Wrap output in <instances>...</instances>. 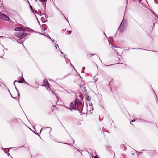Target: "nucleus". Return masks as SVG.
Listing matches in <instances>:
<instances>
[{
  "label": "nucleus",
  "instance_id": "f257e3e1",
  "mask_svg": "<svg viewBox=\"0 0 158 158\" xmlns=\"http://www.w3.org/2000/svg\"><path fill=\"white\" fill-rule=\"evenodd\" d=\"M80 99H78L77 97L75 102H71L70 105V106L72 108L76 109L77 108V109L80 113L82 112L83 109V106L81 101L82 100L83 98L82 95H79Z\"/></svg>",
  "mask_w": 158,
  "mask_h": 158
},
{
  "label": "nucleus",
  "instance_id": "f03ea898",
  "mask_svg": "<svg viewBox=\"0 0 158 158\" xmlns=\"http://www.w3.org/2000/svg\"><path fill=\"white\" fill-rule=\"evenodd\" d=\"M16 35L17 37L23 39L28 35V34L27 33L20 31L16 33Z\"/></svg>",
  "mask_w": 158,
  "mask_h": 158
},
{
  "label": "nucleus",
  "instance_id": "7ed1b4c3",
  "mask_svg": "<svg viewBox=\"0 0 158 158\" xmlns=\"http://www.w3.org/2000/svg\"><path fill=\"white\" fill-rule=\"evenodd\" d=\"M0 19L5 21L9 22L10 18L6 14L3 13H0Z\"/></svg>",
  "mask_w": 158,
  "mask_h": 158
},
{
  "label": "nucleus",
  "instance_id": "20e7f679",
  "mask_svg": "<svg viewBox=\"0 0 158 158\" xmlns=\"http://www.w3.org/2000/svg\"><path fill=\"white\" fill-rule=\"evenodd\" d=\"M126 27L125 25H120L118 28V30L120 33H123L126 30Z\"/></svg>",
  "mask_w": 158,
  "mask_h": 158
},
{
  "label": "nucleus",
  "instance_id": "39448f33",
  "mask_svg": "<svg viewBox=\"0 0 158 158\" xmlns=\"http://www.w3.org/2000/svg\"><path fill=\"white\" fill-rule=\"evenodd\" d=\"M15 82H18L19 83H25L26 84H27L29 85H30V86H31V87H33L32 86H31V85H30V84H29L27 82H26L25 81V80L24 79V78L22 77V80L21 81H17V80H15L14 81V85H15Z\"/></svg>",
  "mask_w": 158,
  "mask_h": 158
},
{
  "label": "nucleus",
  "instance_id": "423d86ee",
  "mask_svg": "<svg viewBox=\"0 0 158 158\" xmlns=\"http://www.w3.org/2000/svg\"><path fill=\"white\" fill-rule=\"evenodd\" d=\"M43 83L44 85H42V86H45V87H48L49 86L48 82L46 79H44L43 81Z\"/></svg>",
  "mask_w": 158,
  "mask_h": 158
},
{
  "label": "nucleus",
  "instance_id": "0eeeda50",
  "mask_svg": "<svg viewBox=\"0 0 158 158\" xmlns=\"http://www.w3.org/2000/svg\"><path fill=\"white\" fill-rule=\"evenodd\" d=\"M79 79L78 81V84H80V86L81 88V87H83L82 85H81V84H83V82L82 80H81V76H79Z\"/></svg>",
  "mask_w": 158,
  "mask_h": 158
},
{
  "label": "nucleus",
  "instance_id": "6e6552de",
  "mask_svg": "<svg viewBox=\"0 0 158 158\" xmlns=\"http://www.w3.org/2000/svg\"><path fill=\"white\" fill-rule=\"evenodd\" d=\"M127 21V19H123L120 25H125Z\"/></svg>",
  "mask_w": 158,
  "mask_h": 158
},
{
  "label": "nucleus",
  "instance_id": "1a4fd4ad",
  "mask_svg": "<svg viewBox=\"0 0 158 158\" xmlns=\"http://www.w3.org/2000/svg\"><path fill=\"white\" fill-rule=\"evenodd\" d=\"M14 30L16 31H21V27H15Z\"/></svg>",
  "mask_w": 158,
  "mask_h": 158
},
{
  "label": "nucleus",
  "instance_id": "9d476101",
  "mask_svg": "<svg viewBox=\"0 0 158 158\" xmlns=\"http://www.w3.org/2000/svg\"><path fill=\"white\" fill-rule=\"evenodd\" d=\"M47 90L49 91V92H52V93H53V92L52 90V89L51 88H50V86H49L48 87H47Z\"/></svg>",
  "mask_w": 158,
  "mask_h": 158
},
{
  "label": "nucleus",
  "instance_id": "9b49d317",
  "mask_svg": "<svg viewBox=\"0 0 158 158\" xmlns=\"http://www.w3.org/2000/svg\"><path fill=\"white\" fill-rule=\"evenodd\" d=\"M59 10V11L60 12V13H61V15L64 17V19L67 21L68 22V23H69V22L68 21V20L66 18V17H65V16L63 14V13H62L60 11V10Z\"/></svg>",
  "mask_w": 158,
  "mask_h": 158
},
{
  "label": "nucleus",
  "instance_id": "f8f14e48",
  "mask_svg": "<svg viewBox=\"0 0 158 158\" xmlns=\"http://www.w3.org/2000/svg\"><path fill=\"white\" fill-rule=\"evenodd\" d=\"M42 3H43V5H44V3L45 2H45H46L47 0H39Z\"/></svg>",
  "mask_w": 158,
  "mask_h": 158
},
{
  "label": "nucleus",
  "instance_id": "ddd939ff",
  "mask_svg": "<svg viewBox=\"0 0 158 158\" xmlns=\"http://www.w3.org/2000/svg\"><path fill=\"white\" fill-rule=\"evenodd\" d=\"M46 128H49V129H50V131H51V130H52L51 128V127H43V128H42L41 129V130H40V133L41 132V131H42V130H44V129H46Z\"/></svg>",
  "mask_w": 158,
  "mask_h": 158
},
{
  "label": "nucleus",
  "instance_id": "4468645a",
  "mask_svg": "<svg viewBox=\"0 0 158 158\" xmlns=\"http://www.w3.org/2000/svg\"><path fill=\"white\" fill-rule=\"evenodd\" d=\"M35 84L37 86L36 87H35V88L37 89V88H39V84L37 82H35Z\"/></svg>",
  "mask_w": 158,
  "mask_h": 158
},
{
  "label": "nucleus",
  "instance_id": "2eb2a0df",
  "mask_svg": "<svg viewBox=\"0 0 158 158\" xmlns=\"http://www.w3.org/2000/svg\"><path fill=\"white\" fill-rule=\"evenodd\" d=\"M26 31V30L25 28L21 27V31L24 32Z\"/></svg>",
  "mask_w": 158,
  "mask_h": 158
},
{
  "label": "nucleus",
  "instance_id": "dca6fc26",
  "mask_svg": "<svg viewBox=\"0 0 158 158\" xmlns=\"http://www.w3.org/2000/svg\"><path fill=\"white\" fill-rule=\"evenodd\" d=\"M10 39H11L12 40L15 41L16 40L17 38L16 37H14V38L12 37L10 38Z\"/></svg>",
  "mask_w": 158,
  "mask_h": 158
},
{
  "label": "nucleus",
  "instance_id": "f3484780",
  "mask_svg": "<svg viewBox=\"0 0 158 158\" xmlns=\"http://www.w3.org/2000/svg\"><path fill=\"white\" fill-rule=\"evenodd\" d=\"M87 99L89 101L91 99V97L89 95H88L86 96V97Z\"/></svg>",
  "mask_w": 158,
  "mask_h": 158
},
{
  "label": "nucleus",
  "instance_id": "a211bd4d",
  "mask_svg": "<svg viewBox=\"0 0 158 158\" xmlns=\"http://www.w3.org/2000/svg\"><path fill=\"white\" fill-rule=\"evenodd\" d=\"M131 48L133 49H140V50H146V49H143L140 48Z\"/></svg>",
  "mask_w": 158,
  "mask_h": 158
},
{
  "label": "nucleus",
  "instance_id": "6ab92c4d",
  "mask_svg": "<svg viewBox=\"0 0 158 158\" xmlns=\"http://www.w3.org/2000/svg\"><path fill=\"white\" fill-rule=\"evenodd\" d=\"M15 87V88L16 90H17V93H18V96L19 97H19H20V94H19V93L18 92V91L17 90V89L16 88V86Z\"/></svg>",
  "mask_w": 158,
  "mask_h": 158
},
{
  "label": "nucleus",
  "instance_id": "aec40b11",
  "mask_svg": "<svg viewBox=\"0 0 158 158\" xmlns=\"http://www.w3.org/2000/svg\"><path fill=\"white\" fill-rule=\"evenodd\" d=\"M58 45L57 44H55V47L56 49H57V47H58Z\"/></svg>",
  "mask_w": 158,
  "mask_h": 158
},
{
  "label": "nucleus",
  "instance_id": "412c9836",
  "mask_svg": "<svg viewBox=\"0 0 158 158\" xmlns=\"http://www.w3.org/2000/svg\"><path fill=\"white\" fill-rule=\"evenodd\" d=\"M30 9L31 10V11L33 12V10L32 9V6H31L30 5Z\"/></svg>",
  "mask_w": 158,
  "mask_h": 158
},
{
  "label": "nucleus",
  "instance_id": "4be33fe9",
  "mask_svg": "<svg viewBox=\"0 0 158 158\" xmlns=\"http://www.w3.org/2000/svg\"><path fill=\"white\" fill-rule=\"evenodd\" d=\"M96 55V54H90L88 56H89V57H91L93 55Z\"/></svg>",
  "mask_w": 158,
  "mask_h": 158
},
{
  "label": "nucleus",
  "instance_id": "5701e85b",
  "mask_svg": "<svg viewBox=\"0 0 158 158\" xmlns=\"http://www.w3.org/2000/svg\"><path fill=\"white\" fill-rule=\"evenodd\" d=\"M83 89H84V91L86 92V88L85 87H83Z\"/></svg>",
  "mask_w": 158,
  "mask_h": 158
},
{
  "label": "nucleus",
  "instance_id": "b1692460",
  "mask_svg": "<svg viewBox=\"0 0 158 158\" xmlns=\"http://www.w3.org/2000/svg\"><path fill=\"white\" fill-rule=\"evenodd\" d=\"M46 36L48 37L50 39H51V38L50 37V36L48 34H47V35H46Z\"/></svg>",
  "mask_w": 158,
  "mask_h": 158
},
{
  "label": "nucleus",
  "instance_id": "393cba45",
  "mask_svg": "<svg viewBox=\"0 0 158 158\" xmlns=\"http://www.w3.org/2000/svg\"><path fill=\"white\" fill-rule=\"evenodd\" d=\"M67 56V55L66 54L64 55V58H66V57Z\"/></svg>",
  "mask_w": 158,
  "mask_h": 158
},
{
  "label": "nucleus",
  "instance_id": "a878e982",
  "mask_svg": "<svg viewBox=\"0 0 158 158\" xmlns=\"http://www.w3.org/2000/svg\"><path fill=\"white\" fill-rule=\"evenodd\" d=\"M11 95V97H12V98H13V99H15V100L17 99V98H16V97H13V96H12V95Z\"/></svg>",
  "mask_w": 158,
  "mask_h": 158
},
{
  "label": "nucleus",
  "instance_id": "bb28decb",
  "mask_svg": "<svg viewBox=\"0 0 158 158\" xmlns=\"http://www.w3.org/2000/svg\"><path fill=\"white\" fill-rule=\"evenodd\" d=\"M126 2H127V6H126V7L127 6V3H128V0H126Z\"/></svg>",
  "mask_w": 158,
  "mask_h": 158
},
{
  "label": "nucleus",
  "instance_id": "cd10ccee",
  "mask_svg": "<svg viewBox=\"0 0 158 158\" xmlns=\"http://www.w3.org/2000/svg\"><path fill=\"white\" fill-rule=\"evenodd\" d=\"M2 150H4V152H5V153H6V151H5V148H3L2 147Z\"/></svg>",
  "mask_w": 158,
  "mask_h": 158
},
{
  "label": "nucleus",
  "instance_id": "c85d7f7f",
  "mask_svg": "<svg viewBox=\"0 0 158 158\" xmlns=\"http://www.w3.org/2000/svg\"><path fill=\"white\" fill-rule=\"evenodd\" d=\"M111 46H112V48H113V47H114V48H117L118 47L117 46H113L112 45V44H111Z\"/></svg>",
  "mask_w": 158,
  "mask_h": 158
},
{
  "label": "nucleus",
  "instance_id": "c756f323",
  "mask_svg": "<svg viewBox=\"0 0 158 158\" xmlns=\"http://www.w3.org/2000/svg\"><path fill=\"white\" fill-rule=\"evenodd\" d=\"M53 42H54V40H53V39H52L51 38V39H50Z\"/></svg>",
  "mask_w": 158,
  "mask_h": 158
},
{
  "label": "nucleus",
  "instance_id": "7c9ffc66",
  "mask_svg": "<svg viewBox=\"0 0 158 158\" xmlns=\"http://www.w3.org/2000/svg\"><path fill=\"white\" fill-rule=\"evenodd\" d=\"M94 158H99L98 156H94Z\"/></svg>",
  "mask_w": 158,
  "mask_h": 158
},
{
  "label": "nucleus",
  "instance_id": "2f4dec72",
  "mask_svg": "<svg viewBox=\"0 0 158 158\" xmlns=\"http://www.w3.org/2000/svg\"><path fill=\"white\" fill-rule=\"evenodd\" d=\"M117 54L118 55H119V53L118 52H117Z\"/></svg>",
  "mask_w": 158,
  "mask_h": 158
},
{
  "label": "nucleus",
  "instance_id": "473e14b6",
  "mask_svg": "<svg viewBox=\"0 0 158 158\" xmlns=\"http://www.w3.org/2000/svg\"><path fill=\"white\" fill-rule=\"evenodd\" d=\"M149 151V150H143L141 151Z\"/></svg>",
  "mask_w": 158,
  "mask_h": 158
},
{
  "label": "nucleus",
  "instance_id": "72a5a7b5",
  "mask_svg": "<svg viewBox=\"0 0 158 158\" xmlns=\"http://www.w3.org/2000/svg\"><path fill=\"white\" fill-rule=\"evenodd\" d=\"M45 18H47V16H46V14H45ZM46 19H47V18H46Z\"/></svg>",
  "mask_w": 158,
  "mask_h": 158
},
{
  "label": "nucleus",
  "instance_id": "f704fd0d",
  "mask_svg": "<svg viewBox=\"0 0 158 158\" xmlns=\"http://www.w3.org/2000/svg\"><path fill=\"white\" fill-rule=\"evenodd\" d=\"M135 120H133L131 122H134L135 121Z\"/></svg>",
  "mask_w": 158,
  "mask_h": 158
},
{
  "label": "nucleus",
  "instance_id": "c9c22d12",
  "mask_svg": "<svg viewBox=\"0 0 158 158\" xmlns=\"http://www.w3.org/2000/svg\"><path fill=\"white\" fill-rule=\"evenodd\" d=\"M8 91H9V93H10V95H11V93H10V91L9 90V89H8Z\"/></svg>",
  "mask_w": 158,
  "mask_h": 158
},
{
  "label": "nucleus",
  "instance_id": "e433bc0d",
  "mask_svg": "<svg viewBox=\"0 0 158 158\" xmlns=\"http://www.w3.org/2000/svg\"><path fill=\"white\" fill-rule=\"evenodd\" d=\"M60 52L61 53H62V54H64V53L62 51H60Z\"/></svg>",
  "mask_w": 158,
  "mask_h": 158
},
{
  "label": "nucleus",
  "instance_id": "4c0bfd02",
  "mask_svg": "<svg viewBox=\"0 0 158 158\" xmlns=\"http://www.w3.org/2000/svg\"><path fill=\"white\" fill-rule=\"evenodd\" d=\"M72 140H73V143H74V140L73 139Z\"/></svg>",
  "mask_w": 158,
  "mask_h": 158
},
{
  "label": "nucleus",
  "instance_id": "58836bf2",
  "mask_svg": "<svg viewBox=\"0 0 158 158\" xmlns=\"http://www.w3.org/2000/svg\"><path fill=\"white\" fill-rule=\"evenodd\" d=\"M71 31H69V33H70H70H71Z\"/></svg>",
  "mask_w": 158,
  "mask_h": 158
},
{
  "label": "nucleus",
  "instance_id": "ea45409f",
  "mask_svg": "<svg viewBox=\"0 0 158 158\" xmlns=\"http://www.w3.org/2000/svg\"><path fill=\"white\" fill-rule=\"evenodd\" d=\"M66 144H67L69 145H70V144L69 143H66Z\"/></svg>",
  "mask_w": 158,
  "mask_h": 158
},
{
  "label": "nucleus",
  "instance_id": "a19ab883",
  "mask_svg": "<svg viewBox=\"0 0 158 158\" xmlns=\"http://www.w3.org/2000/svg\"><path fill=\"white\" fill-rule=\"evenodd\" d=\"M113 50H114L115 52L116 51V50H115V49H114Z\"/></svg>",
  "mask_w": 158,
  "mask_h": 158
},
{
  "label": "nucleus",
  "instance_id": "79ce46f5",
  "mask_svg": "<svg viewBox=\"0 0 158 158\" xmlns=\"http://www.w3.org/2000/svg\"><path fill=\"white\" fill-rule=\"evenodd\" d=\"M157 14H156V15H155V17H157Z\"/></svg>",
  "mask_w": 158,
  "mask_h": 158
},
{
  "label": "nucleus",
  "instance_id": "37998d69",
  "mask_svg": "<svg viewBox=\"0 0 158 158\" xmlns=\"http://www.w3.org/2000/svg\"><path fill=\"white\" fill-rule=\"evenodd\" d=\"M83 69H85V67H83Z\"/></svg>",
  "mask_w": 158,
  "mask_h": 158
},
{
  "label": "nucleus",
  "instance_id": "c03bdc74",
  "mask_svg": "<svg viewBox=\"0 0 158 158\" xmlns=\"http://www.w3.org/2000/svg\"><path fill=\"white\" fill-rule=\"evenodd\" d=\"M17 41L18 42V43H20V42L18 41Z\"/></svg>",
  "mask_w": 158,
  "mask_h": 158
},
{
  "label": "nucleus",
  "instance_id": "a18cd8bd",
  "mask_svg": "<svg viewBox=\"0 0 158 158\" xmlns=\"http://www.w3.org/2000/svg\"><path fill=\"white\" fill-rule=\"evenodd\" d=\"M155 95H156V97H157V96H156V94L155 93Z\"/></svg>",
  "mask_w": 158,
  "mask_h": 158
},
{
  "label": "nucleus",
  "instance_id": "49530a36",
  "mask_svg": "<svg viewBox=\"0 0 158 158\" xmlns=\"http://www.w3.org/2000/svg\"><path fill=\"white\" fill-rule=\"evenodd\" d=\"M70 110H71V111L72 110V109H70Z\"/></svg>",
  "mask_w": 158,
  "mask_h": 158
},
{
  "label": "nucleus",
  "instance_id": "de8ad7c7",
  "mask_svg": "<svg viewBox=\"0 0 158 158\" xmlns=\"http://www.w3.org/2000/svg\"><path fill=\"white\" fill-rule=\"evenodd\" d=\"M131 122H130V124H132Z\"/></svg>",
  "mask_w": 158,
  "mask_h": 158
},
{
  "label": "nucleus",
  "instance_id": "09e8293b",
  "mask_svg": "<svg viewBox=\"0 0 158 158\" xmlns=\"http://www.w3.org/2000/svg\"><path fill=\"white\" fill-rule=\"evenodd\" d=\"M104 34H105V35L106 36V35L105 33H104Z\"/></svg>",
  "mask_w": 158,
  "mask_h": 158
},
{
  "label": "nucleus",
  "instance_id": "8fccbe9b",
  "mask_svg": "<svg viewBox=\"0 0 158 158\" xmlns=\"http://www.w3.org/2000/svg\"><path fill=\"white\" fill-rule=\"evenodd\" d=\"M8 155H10V154L8 153Z\"/></svg>",
  "mask_w": 158,
  "mask_h": 158
},
{
  "label": "nucleus",
  "instance_id": "3c124183",
  "mask_svg": "<svg viewBox=\"0 0 158 158\" xmlns=\"http://www.w3.org/2000/svg\"><path fill=\"white\" fill-rule=\"evenodd\" d=\"M112 65V64H110V65H109V66H110V65Z\"/></svg>",
  "mask_w": 158,
  "mask_h": 158
},
{
  "label": "nucleus",
  "instance_id": "603ef678",
  "mask_svg": "<svg viewBox=\"0 0 158 158\" xmlns=\"http://www.w3.org/2000/svg\"><path fill=\"white\" fill-rule=\"evenodd\" d=\"M119 63H121V64H123L122 63H120V62H119Z\"/></svg>",
  "mask_w": 158,
  "mask_h": 158
},
{
  "label": "nucleus",
  "instance_id": "864d4df0",
  "mask_svg": "<svg viewBox=\"0 0 158 158\" xmlns=\"http://www.w3.org/2000/svg\"><path fill=\"white\" fill-rule=\"evenodd\" d=\"M157 102H158V100H157V102H156V103H157Z\"/></svg>",
  "mask_w": 158,
  "mask_h": 158
},
{
  "label": "nucleus",
  "instance_id": "5fc2aeb1",
  "mask_svg": "<svg viewBox=\"0 0 158 158\" xmlns=\"http://www.w3.org/2000/svg\"><path fill=\"white\" fill-rule=\"evenodd\" d=\"M3 37L2 36H1L0 37Z\"/></svg>",
  "mask_w": 158,
  "mask_h": 158
},
{
  "label": "nucleus",
  "instance_id": "6e6d98bb",
  "mask_svg": "<svg viewBox=\"0 0 158 158\" xmlns=\"http://www.w3.org/2000/svg\"><path fill=\"white\" fill-rule=\"evenodd\" d=\"M118 58V59H119L120 60V58Z\"/></svg>",
  "mask_w": 158,
  "mask_h": 158
},
{
  "label": "nucleus",
  "instance_id": "4d7b16f0",
  "mask_svg": "<svg viewBox=\"0 0 158 158\" xmlns=\"http://www.w3.org/2000/svg\"><path fill=\"white\" fill-rule=\"evenodd\" d=\"M132 0L133 1H135V0Z\"/></svg>",
  "mask_w": 158,
  "mask_h": 158
},
{
  "label": "nucleus",
  "instance_id": "13d9d810",
  "mask_svg": "<svg viewBox=\"0 0 158 158\" xmlns=\"http://www.w3.org/2000/svg\"><path fill=\"white\" fill-rule=\"evenodd\" d=\"M44 19H46L45 18H43Z\"/></svg>",
  "mask_w": 158,
  "mask_h": 158
}]
</instances>
